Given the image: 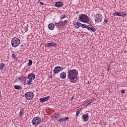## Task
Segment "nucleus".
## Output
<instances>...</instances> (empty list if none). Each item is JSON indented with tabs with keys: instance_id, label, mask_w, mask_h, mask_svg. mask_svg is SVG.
<instances>
[{
	"instance_id": "obj_42",
	"label": "nucleus",
	"mask_w": 127,
	"mask_h": 127,
	"mask_svg": "<svg viewBox=\"0 0 127 127\" xmlns=\"http://www.w3.org/2000/svg\"><path fill=\"white\" fill-rule=\"evenodd\" d=\"M104 22H105L106 23H107V22H108V20H104Z\"/></svg>"
},
{
	"instance_id": "obj_9",
	"label": "nucleus",
	"mask_w": 127,
	"mask_h": 127,
	"mask_svg": "<svg viewBox=\"0 0 127 127\" xmlns=\"http://www.w3.org/2000/svg\"><path fill=\"white\" fill-rule=\"evenodd\" d=\"M61 68V66H56L54 69V74H56L61 72L60 69Z\"/></svg>"
},
{
	"instance_id": "obj_19",
	"label": "nucleus",
	"mask_w": 127,
	"mask_h": 127,
	"mask_svg": "<svg viewBox=\"0 0 127 127\" xmlns=\"http://www.w3.org/2000/svg\"><path fill=\"white\" fill-rule=\"evenodd\" d=\"M11 57L14 60H17V58H16V54H15V52H13Z\"/></svg>"
},
{
	"instance_id": "obj_18",
	"label": "nucleus",
	"mask_w": 127,
	"mask_h": 127,
	"mask_svg": "<svg viewBox=\"0 0 127 127\" xmlns=\"http://www.w3.org/2000/svg\"><path fill=\"white\" fill-rule=\"evenodd\" d=\"M69 120V117H65V118H61L59 120V122H65V121H68Z\"/></svg>"
},
{
	"instance_id": "obj_14",
	"label": "nucleus",
	"mask_w": 127,
	"mask_h": 127,
	"mask_svg": "<svg viewBox=\"0 0 127 127\" xmlns=\"http://www.w3.org/2000/svg\"><path fill=\"white\" fill-rule=\"evenodd\" d=\"M27 76H22L21 77H18V80H20L21 82H23V81H26V79H27Z\"/></svg>"
},
{
	"instance_id": "obj_6",
	"label": "nucleus",
	"mask_w": 127,
	"mask_h": 127,
	"mask_svg": "<svg viewBox=\"0 0 127 127\" xmlns=\"http://www.w3.org/2000/svg\"><path fill=\"white\" fill-rule=\"evenodd\" d=\"M95 22L99 23L103 20V16L101 14H97L94 17Z\"/></svg>"
},
{
	"instance_id": "obj_44",
	"label": "nucleus",
	"mask_w": 127,
	"mask_h": 127,
	"mask_svg": "<svg viewBox=\"0 0 127 127\" xmlns=\"http://www.w3.org/2000/svg\"><path fill=\"white\" fill-rule=\"evenodd\" d=\"M107 69H110V66H108Z\"/></svg>"
},
{
	"instance_id": "obj_33",
	"label": "nucleus",
	"mask_w": 127,
	"mask_h": 127,
	"mask_svg": "<svg viewBox=\"0 0 127 127\" xmlns=\"http://www.w3.org/2000/svg\"><path fill=\"white\" fill-rule=\"evenodd\" d=\"M66 17V15H62L61 16V19H63L64 18H65Z\"/></svg>"
},
{
	"instance_id": "obj_25",
	"label": "nucleus",
	"mask_w": 127,
	"mask_h": 127,
	"mask_svg": "<svg viewBox=\"0 0 127 127\" xmlns=\"http://www.w3.org/2000/svg\"><path fill=\"white\" fill-rule=\"evenodd\" d=\"M32 65V61L31 60H29V62L27 64V66H30Z\"/></svg>"
},
{
	"instance_id": "obj_27",
	"label": "nucleus",
	"mask_w": 127,
	"mask_h": 127,
	"mask_svg": "<svg viewBox=\"0 0 127 127\" xmlns=\"http://www.w3.org/2000/svg\"><path fill=\"white\" fill-rule=\"evenodd\" d=\"M86 102H87L88 104L90 105V104H92V103H93V102H94V101L92 99H89V100H87Z\"/></svg>"
},
{
	"instance_id": "obj_2",
	"label": "nucleus",
	"mask_w": 127,
	"mask_h": 127,
	"mask_svg": "<svg viewBox=\"0 0 127 127\" xmlns=\"http://www.w3.org/2000/svg\"><path fill=\"white\" fill-rule=\"evenodd\" d=\"M20 44V40L17 37H14L11 40L12 47H17Z\"/></svg>"
},
{
	"instance_id": "obj_16",
	"label": "nucleus",
	"mask_w": 127,
	"mask_h": 127,
	"mask_svg": "<svg viewBox=\"0 0 127 127\" xmlns=\"http://www.w3.org/2000/svg\"><path fill=\"white\" fill-rule=\"evenodd\" d=\"M123 14H124V12H116L113 13V15L117 16H122Z\"/></svg>"
},
{
	"instance_id": "obj_35",
	"label": "nucleus",
	"mask_w": 127,
	"mask_h": 127,
	"mask_svg": "<svg viewBox=\"0 0 127 127\" xmlns=\"http://www.w3.org/2000/svg\"><path fill=\"white\" fill-rule=\"evenodd\" d=\"M84 83H85V84H89V81L87 80V79H85Z\"/></svg>"
},
{
	"instance_id": "obj_23",
	"label": "nucleus",
	"mask_w": 127,
	"mask_h": 127,
	"mask_svg": "<svg viewBox=\"0 0 127 127\" xmlns=\"http://www.w3.org/2000/svg\"><path fill=\"white\" fill-rule=\"evenodd\" d=\"M14 88L16 90H19V89L21 88V86L18 85H14Z\"/></svg>"
},
{
	"instance_id": "obj_20",
	"label": "nucleus",
	"mask_w": 127,
	"mask_h": 127,
	"mask_svg": "<svg viewBox=\"0 0 127 127\" xmlns=\"http://www.w3.org/2000/svg\"><path fill=\"white\" fill-rule=\"evenodd\" d=\"M4 67H5V65L4 64H3L2 63L0 64V70L2 71V70H3V68H4Z\"/></svg>"
},
{
	"instance_id": "obj_39",
	"label": "nucleus",
	"mask_w": 127,
	"mask_h": 127,
	"mask_svg": "<svg viewBox=\"0 0 127 127\" xmlns=\"http://www.w3.org/2000/svg\"><path fill=\"white\" fill-rule=\"evenodd\" d=\"M25 27V31H28V28H27V27Z\"/></svg>"
},
{
	"instance_id": "obj_24",
	"label": "nucleus",
	"mask_w": 127,
	"mask_h": 127,
	"mask_svg": "<svg viewBox=\"0 0 127 127\" xmlns=\"http://www.w3.org/2000/svg\"><path fill=\"white\" fill-rule=\"evenodd\" d=\"M80 26L81 27H82V28H87V26H88V25L85 24H80Z\"/></svg>"
},
{
	"instance_id": "obj_29",
	"label": "nucleus",
	"mask_w": 127,
	"mask_h": 127,
	"mask_svg": "<svg viewBox=\"0 0 127 127\" xmlns=\"http://www.w3.org/2000/svg\"><path fill=\"white\" fill-rule=\"evenodd\" d=\"M90 31H92L93 32H95V31H96V28H95V27H91Z\"/></svg>"
},
{
	"instance_id": "obj_36",
	"label": "nucleus",
	"mask_w": 127,
	"mask_h": 127,
	"mask_svg": "<svg viewBox=\"0 0 127 127\" xmlns=\"http://www.w3.org/2000/svg\"><path fill=\"white\" fill-rule=\"evenodd\" d=\"M127 16V14H126V13H124L123 12V14H122V15L121 16H122L123 17H125V16Z\"/></svg>"
},
{
	"instance_id": "obj_34",
	"label": "nucleus",
	"mask_w": 127,
	"mask_h": 127,
	"mask_svg": "<svg viewBox=\"0 0 127 127\" xmlns=\"http://www.w3.org/2000/svg\"><path fill=\"white\" fill-rule=\"evenodd\" d=\"M121 93L122 94H125V93H126V90H125V89H122L121 90Z\"/></svg>"
},
{
	"instance_id": "obj_28",
	"label": "nucleus",
	"mask_w": 127,
	"mask_h": 127,
	"mask_svg": "<svg viewBox=\"0 0 127 127\" xmlns=\"http://www.w3.org/2000/svg\"><path fill=\"white\" fill-rule=\"evenodd\" d=\"M32 81H33L32 80H30L29 81H27V85H31L32 84H33Z\"/></svg>"
},
{
	"instance_id": "obj_38",
	"label": "nucleus",
	"mask_w": 127,
	"mask_h": 127,
	"mask_svg": "<svg viewBox=\"0 0 127 127\" xmlns=\"http://www.w3.org/2000/svg\"><path fill=\"white\" fill-rule=\"evenodd\" d=\"M63 70H64V68H63V67H61V68H60V70L61 71H63Z\"/></svg>"
},
{
	"instance_id": "obj_41",
	"label": "nucleus",
	"mask_w": 127,
	"mask_h": 127,
	"mask_svg": "<svg viewBox=\"0 0 127 127\" xmlns=\"http://www.w3.org/2000/svg\"><path fill=\"white\" fill-rule=\"evenodd\" d=\"M74 99H75V97H74L73 96H72V97H71V100H74Z\"/></svg>"
},
{
	"instance_id": "obj_43",
	"label": "nucleus",
	"mask_w": 127,
	"mask_h": 127,
	"mask_svg": "<svg viewBox=\"0 0 127 127\" xmlns=\"http://www.w3.org/2000/svg\"><path fill=\"white\" fill-rule=\"evenodd\" d=\"M110 70H111L110 68H107L108 72H109V71H110Z\"/></svg>"
},
{
	"instance_id": "obj_32",
	"label": "nucleus",
	"mask_w": 127,
	"mask_h": 127,
	"mask_svg": "<svg viewBox=\"0 0 127 127\" xmlns=\"http://www.w3.org/2000/svg\"><path fill=\"white\" fill-rule=\"evenodd\" d=\"M68 22V21L67 20H65L64 22L63 21V25H65Z\"/></svg>"
},
{
	"instance_id": "obj_3",
	"label": "nucleus",
	"mask_w": 127,
	"mask_h": 127,
	"mask_svg": "<svg viewBox=\"0 0 127 127\" xmlns=\"http://www.w3.org/2000/svg\"><path fill=\"white\" fill-rule=\"evenodd\" d=\"M79 20H80V21H82V22L87 23L88 22V21H89V18L88 17V15H87L86 14H79Z\"/></svg>"
},
{
	"instance_id": "obj_7",
	"label": "nucleus",
	"mask_w": 127,
	"mask_h": 127,
	"mask_svg": "<svg viewBox=\"0 0 127 127\" xmlns=\"http://www.w3.org/2000/svg\"><path fill=\"white\" fill-rule=\"evenodd\" d=\"M57 46V44H56V43L54 42H51L49 43H47L45 45L46 47H55Z\"/></svg>"
},
{
	"instance_id": "obj_5",
	"label": "nucleus",
	"mask_w": 127,
	"mask_h": 127,
	"mask_svg": "<svg viewBox=\"0 0 127 127\" xmlns=\"http://www.w3.org/2000/svg\"><path fill=\"white\" fill-rule=\"evenodd\" d=\"M34 97V93L32 92H28L25 94V97L27 100H32Z\"/></svg>"
},
{
	"instance_id": "obj_22",
	"label": "nucleus",
	"mask_w": 127,
	"mask_h": 127,
	"mask_svg": "<svg viewBox=\"0 0 127 127\" xmlns=\"http://www.w3.org/2000/svg\"><path fill=\"white\" fill-rule=\"evenodd\" d=\"M81 112H82V110H81V109H78V110L76 111V117H78V116H79V115L80 114V113H81Z\"/></svg>"
},
{
	"instance_id": "obj_30",
	"label": "nucleus",
	"mask_w": 127,
	"mask_h": 127,
	"mask_svg": "<svg viewBox=\"0 0 127 127\" xmlns=\"http://www.w3.org/2000/svg\"><path fill=\"white\" fill-rule=\"evenodd\" d=\"M54 118H55V119H58L59 118H60V114H56L54 116Z\"/></svg>"
},
{
	"instance_id": "obj_40",
	"label": "nucleus",
	"mask_w": 127,
	"mask_h": 127,
	"mask_svg": "<svg viewBox=\"0 0 127 127\" xmlns=\"http://www.w3.org/2000/svg\"><path fill=\"white\" fill-rule=\"evenodd\" d=\"M40 4H41V5H43V4H44V3H43V2L40 1Z\"/></svg>"
},
{
	"instance_id": "obj_15",
	"label": "nucleus",
	"mask_w": 127,
	"mask_h": 127,
	"mask_svg": "<svg viewBox=\"0 0 127 127\" xmlns=\"http://www.w3.org/2000/svg\"><path fill=\"white\" fill-rule=\"evenodd\" d=\"M63 5V2L61 1H58L56 2L55 3V6L57 7H61Z\"/></svg>"
},
{
	"instance_id": "obj_1",
	"label": "nucleus",
	"mask_w": 127,
	"mask_h": 127,
	"mask_svg": "<svg viewBox=\"0 0 127 127\" xmlns=\"http://www.w3.org/2000/svg\"><path fill=\"white\" fill-rule=\"evenodd\" d=\"M67 77L70 83H75V80L77 79L78 71L76 69H71L68 71Z\"/></svg>"
},
{
	"instance_id": "obj_12",
	"label": "nucleus",
	"mask_w": 127,
	"mask_h": 127,
	"mask_svg": "<svg viewBox=\"0 0 127 127\" xmlns=\"http://www.w3.org/2000/svg\"><path fill=\"white\" fill-rule=\"evenodd\" d=\"M28 77L29 79L32 80L33 81L34 80V79H35V75L33 73H30L28 74Z\"/></svg>"
},
{
	"instance_id": "obj_8",
	"label": "nucleus",
	"mask_w": 127,
	"mask_h": 127,
	"mask_svg": "<svg viewBox=\"0 0 127 127\" xmlns=\"http://www.w3.org/2000/svg\"><path fill=\"white\" fill-rule=\"evenodd\" d=\"M55 26H56V27H57V28L60 29V28H61L62 26H63V21H60L59 22L56 23Z\"/></svg>"
},
{
	"instance_id": "obj_37",
	"label": "nucleus",
	"mask_w": 127,
	"mask_h": 127,
	"mask_svg": "<svg viewBox=\"0 0 127 127\" xmlns=\"http://www.w3.org/2000/svg\"><path fill=\"white\" fill-rule=\"evenodd\" d=\"M84 106H89V104H88V103L87 101L84 103Z\"/></svg>"
},
{
	"instance_id": "obj_26",
	"label": "nucleus",
	"mask_w": 127,
	"mask_h": 127,
	"mask_svg": "<svg viewBox=\"0 0 127 127\" xmlns=\"http://www.w3.org/2000/svg\"><path fill=\"white\" fill-rule=\"evenodd\" d=\"M23 116V112L21 110L20 112L19 113V117L21 118Z\"/></svg>"
},
{
	"instance_id": "obj_4",
	"label": "nucleus",
	"mask_w": 127,
	"mask_h": 127,
	"mask_svg": "<svg viewBox=\"0 0 127 127\" xmlns=\"http://www.w3.org/2000/svg\"><path fill=\"white\" fill-rule=\"evenodd\" d=\"M41 122V119L39 117H35L32 121L33 126H38Z\"/></svg>"
},
{
	"instance_id": "obj_31",
	"label": "nucleus",
	"mask_w": 127,
	"mask_h": 127,
	"mask_svg": "<svg viewBox=\"0 0 127 127\" xmlns=\"http://www.w3.org/2000/svg\"><path fill=\"white\" fill-rule=\"evenodd\" d=\"M91 28H92V26L89 25L88 26H87L86 28H87L88 30L90 31Z\"/></svg>"
},
{
	"instance_id": "obj_45",
	"label": "nucleus",
	"mask_w": 127,
	"mask_h": 127,
	"mask_svg": "<svg viewBox=\"0 0 127 127\" xmlns=\"http://www.w3.org/2000/svg\"><path fill=\"white\" fill-rule=\"evenodd\" d=\"M108 67H111V64L109 65Z\"/></svg>"
},
{
	"instance_id": "obj_11",
	"label": "nucleus",
	"mask_w": 127,
	"mask_h": 127,
	"mask_svg": "<svg viewBox=\"0 0 127 127\" xmlns=\"http://www.w3.org/2000/svg\"><path fill=\"white\" fill-rule=\"evenodd\" d=\"M83 122H88L89 121V116L88 115H82Z\"/></svg>"
},
{
	"instance_id": "obj_10",
	"label": "nucleus",
	"mask_w": 127,
	"mask_h": 127,
	"mask_svg": "<svg viewBox=\"0 0 127 127\" xmlns=\"http://www.w3.org/2000/svg\"><path fill=\"white\" fill-rule=\"evenodd\" d=\"M49 98H50V96H48L47 97H43L42 98H40V102L41 103H44V102H46V101H47L48 100V99H49Z\"/></svg>"
},
{
	"instance_id": "obj_46",
	"label": "nucleus",
	"mask_w": 127,
	"mask_h": 127,
	"mask_svg": "<svg viewBox=\"0 0 127 127\" xmlns=\"http://www.w3.org/2000/svg\"><path fill=\"white\" fill-rule=\"evenodd\" d=\"M112 63H113V62H110V64H112Z\"/></svg>"
},
{
	"instance_id": "obj_21",
	"label": "nucleus",
	"mask_w": 127,
	"mask_h": 127,
	"mask_svg": "<svg viewBox=\"0 0 127 127\" xmlns=\"http://www.w3.org/2000/svg\"><path fill=\"white\" fill-rule=\"evenodd\" d=\"M74 25L76 28H79L81 26V23L77 22L76 23H74Z\"/></svg>"
},
{
	"instance_id": "obj_13",
	"label": "nucleus",
	"mask_w": 127,
	"mask_h": 127,
	"mask_svg": "<svg viewBox=\"0 0 127 127\" xmlns=\"http://www.w3.org/2000/svg\"><path fill=\"white\" fill-rule=\"evenodd\" d=\"M48 27L50 30H53V29H54V27H55V25L53 23H50L49 24Z\"/></svg>"
},
{
	"instance_id": "obj_17",
	"label": "nucleus",
	"mask_w": 127,
	"mask_h": 127,
	"mask_svg": "<svg viewBox=\"0 0 127 127\" xmlns=\"http://www.w3.org/2000/svg\"><path fill=\"white\" fill-rule=\"evenodd\" d=\"M60 77L62 79H65L66 78V73L63 72L60 74Z\"/></svg>"
}]
</instances>
